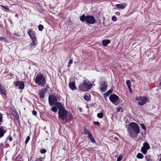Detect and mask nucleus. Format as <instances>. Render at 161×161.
<instances>
[{
  "mask_svg": "<svg viewBox=\"0 0 161 161\" xmlns=\"http://www.w3.org/2000/svg\"><path fill=\"white\" fill-rule=\"evenodd\" d=\"M103 116V113L102 112L99 113L97 114V117L100 119L102 118Z\"/></svg>",
  "mask_w": 161,
  "mask_h": 161,
  "instance_id": "24",
  "label": "nucleus"
},
{
  "mask_svg": "<svg viewBox=\"0 0 161 161\" xmlns=\"http://www.w3.org/2000/svg\"><path fill=\"white\" fill-rule=\"evenodd\" d=\"M0 41H4L5 42H8L7 39L6 37H0Z\"/></svg>",
  "mask_w": 161,
  "mask_h": 161,
  "instance_id": "27",
  "label": "nucleus"
},
{
  "mask_svg": "<svg viewBox=\"0 0 161 161\" xmlns=\"http://www.w3.org/2000/svg\"><path fill=\"white\" fill-rule=\"evenodd\" d=\"M88 137L92 142L93 143H95V140L93 138L92 134H89V135L88 136Z\"/></svg>",
  "mask_w": 161,
  "mask_h": 161,
  "instance_id": "22",
  "label": "nucleus"
},
{
  "mask_svg": "<svg viewBox=\"0 0 161 161\" xmlns=\"http://www.w3.org/2000/svg\"><path fill=\"white\" fill-rule=\"evenodd\" d=\"M122 109L120 107H118L117 108V111L118 112H122Z\"/></svg>",
  "mask_w": 161,
  "mask_h": 161,
  "instance_id": "41",
  "label": "nucleus"
},
{
  "mask_svg": "<svg viewBox=\"0 0 161 161\" xmlns=\"http://www.w3.org/2000/svg\"><path fill=\"white\" fill-rule=\"evenodd\" d=\"M80 20L82 22L86 21L87 23L89 24H93L96 22V19L93 16L91 15L85 16L84 14L80 17Z\"/></svg>",
  "mask_w": 161,
  "mask_h": 161,
  "instance_id": "5",
  "label": "nucleus"
},
{
  "mask_svg": "<svg viewBox=\"0 0 161 161\" xmlns=\"http://www.w3.org/2000/svg\"><path fill=\"white\" fill-rule=\"evenodd\" d=\"M30 139V137L29 136H28L26 138V140L25 141V144H26L28 142H29V140Z\"/></svg>",
  "mask_w": 161,
  "mask_h": 161,
  "instance_id": "35",
  "label": "nucleus"
},
{
  "mask_svg": "<svg viewBox=\"0 0 161 161\" xmlns=\"http://www.w3.org/2000/svg\"><path fill=\"white\" fill-rule=\"evenodd\" d=\"M15 36H20L17 33H15L14 34Z\"/></svg>",
  "mask_w": 161,
  "mask_h": 161,
  "instance_id": "45",
  "label": "nucleus"
},
{
  "mask_svg": "<svg viewBox=\"0 0 161 161\" xmlns=\"http://www.w3.org/2000/svg\"><path fill=\"white\" fill-rule=\"evenodd\" d=\"M107 84L104 81H102L100 83V89L102 92H105L107 88Z\"/></svg>",
  "mask_w": 161,
  "mask_h": 161,
  "instance_id": "11",
  "label": "nucleus"
},
{
  "mask_svg": "<svg viewBox=\"0 0 161 161\" xmlns=\"http://www.w3.org/2000/svg\"><path fill=\"white\" fill-rule=\"evenodd\" d=\"M54 105H56L57 107L59 109V110L64 109L62 106V104L59 102H58L54 104Z\"/></svg>",
  "mask_w": 161,
  "mask_h": 161,
  "instance_id": "19",
  "label": "nucleus"
},
{
  "mask_svg": "<svg viewBox=\"0 0 161 161\" xmlns=\"http://www.w3.org/2000/svg\"><path fill=\"white\" fill-rule=\"evenodd\" d=\"M110 40L109 39L104 40L102 41L103 45L104 46H107V45L110 43Z\"/></svg>",
  "mask_w": 161,
  "mask_h": 161,
  "instance_id": "16",
  "label": "nucleus"
},
{
  "mask_svg": "<svg viewBox=\"0 0 161 161\" xmlns=\"http://www.w3.org/2000/svg\"><path fill=\"white\" fill-rule=\"evenodd\" d=\"M71 64H68V65H67V66H68V67H70V65H71Z\"/></svg>",
  "mask_w": 161,
  "mask_h": 161,
  "instance_id": "46",
  "label": "nucleus"
},
{
  "mask_svg": "<svg viewBox=\"0 0 161 161\" xmlns=\"http://www.w3.org/2000/svg\"><path fill=\"white\" fill-rule=\"evenodd\" d=\"M136 157L138 158L141 159L143 157V155L141 153H138L137 154Z\"/></svg>",
  "mask_w": 161,
  "mask_h": 161,
  "instance_id": "29",
  "label": "nucleus"
},
{
  "mask_svg": "<svg viewBox=\"0 0 161 161\" xmlns=\"http://www.w3.org/2000/svg\"><path fill=\"white\" fill-rule=\"evenodd\" d=\"M0 92L4 95L6 94V92L5 89L1 85L0 86Z\"/></svg>",
  "mask_w": 161,
  "mask_h": 161,
  "instance_id": "18",
  "label": "nucleus"
},
{
  "mask_svg": "<svg viewBox=\"0 0 161 161\" xmlns=\"http://www.w3.org/2000/svg\"><path fill=\"white\" fill-rule=\"evenodd\" d=\"M44 28L43 26L42 25H40L38 26V29L39 31H41Z\"/></svg>",
  "mask_w": 161,
  "mask_h": 161,
  "instance_id": "32",
  "label": "nucleus"
},
{
  "mask_svg": "<svg viewBox=\"0 0 161 161\" xmlns=\"http://www.w3.org/2000/svg\"><path fill=\"white\" fill-rule=\"evenodd\" d=\"M3 116L2 113H0V123L3 122Z\"/></svg>",
  "mask_w": 161,
  "mask_h": 161,
  "instance_id": "38",
  "label": "nucleus"
},
{
  "mask_svg": "<svg viewBox=\"0 0 161 161\" xmlns=\"http://www.w3.org/2000/svg\"><path fill=\"white\" fill-rule=\"evenodd\" d=\"M126 84L127 85L129 89H131V82L129 80H127L126 81Z\"/></svg>",
  "mask_w": 161,
  "mask_h": 161,
  "instance_id": "23",
  "label": "nucleus"
},
{
  "mask_svg": "<svg viewBox=\"0 0 161 161\" xmlns=\"http://www.w3.org/2000/svg\"><path fill=\"white\" fill-rule=\"evenodd\" d=\"M1 125V123H0V125Z\"/></svg>",
  "mask_w": 161,
  "mask_h": 161,
  "instance_id": "50",
  "label": "nucleus"
},
{
  "mask_svg": "<svg viewBox=\"0 0 161 161\" xmlns=\"http://www.w3.org/2000/svg\"><path fill=\"white\" fill-rule=\"evenodd\" d=\"M58 113L59 120L63 124H65L68 121H70L72 119V116L71 114H69L68 115L69 118H67L68 113L65 109L59 110Z\"/></svg>",
  "mask_w": 161,
  "mask_h": 161,
  "instance_id": "1",
  "label": "nucleus"
},
{
  "mask_svg": "<svg viewBox=\"0 0 161 161\" xmlns=\"http://www.w3.org/2000/svg\"><path fill=\"white\" fill-rule=\"evenodd\" d=\"M69 86L70 89L72 90H74L76 89L75 83L73 82H70L69 84Z\"/></svg>",
  "mask_w": 161,
  "mask_h": 161,
  "instance_id": "17",
  "label": "nucleus"
},
{
  "mask_svg": "<svg viewBox=\"0 0 161 161\" xmlns=\"http://www.w3.org/2000/svg\"><path fill=\"white\" fill-rule=\"evenodd\" d=\"M90 97V95L89 93H86L83 97L84 98L85 100L86 101H89V100Z\"/></svg>",
  "mask_w": 161,
  "mask_h": 161,
  "instance_id": "21",
  "label": "nucleus"
},
{
  "mask_svg": "<svg viewBox=\"0 0 161 161\" xmlns=\"http://www.w3.org/2000/svg\"><path fill=\"white\" fill-rule=\"evenodd\" d=\"M113 91V90L112 89H110L108 91H107L106 93L105 94L106 96H108Z\"/></svg>",
  "mask_w": 161,
  "mask_h": 161,
  "instance_id": "30",
  "label": "nucleus"
},
{
  "mask_svg": "<svg viewBox=\"0 0 161 161\" xmlns=\"http://www.w3.org/2000/svg\"><path fill=\"white\" fill-rule=\"evenodd\" d=\"M116 8L118 9H124L127 6V4L125 3L118 4L115 5Z\"/></svg>",
  "mask_w": 161,
  "mask_h": 161,
  "instance_id": "14",
  "label": "nucleus"
},
{
  "mask_svg": "<svg viewBox=\"0 0 161 161\" xmlns=\"http://www.w3.org/2000/svg\"><path fill=\"white\" fill-rule=\"evenodd\" d=\"M93 124L95 125H99L100 124V123L98 122L95 121L93 123Z\"/></svg>",
  "mask_w": 161,
  "mask_h": 161,
  "instance_id": "39",
  "label": "nucleus"
},
{
  "mask_svg": "<svg viewBox=\"0 0 161 161\" xmlns=\"http://www.w3.org/2000/svg\"><path fill=\"white\" fill-rule=\"evenodd\" d=\"M40 153L42 154H44L47 152L46 150L45 149H42L40 150Z\"/></svg>",
  "mask_w": 161,
  "mask_h": 161,
  "instance_id": "33",
  "label": "nucleus"
},
{
  "mask_svg": "<svg viewBox=\"0 0 161 161\" xmlns=\"http://www.w3.org/2000/svg\"><path fill=\"white\" fill-rule=\"evenodd\" d=\"M0 6L2 7H3L4 9V11H6L9 10V9L7 6H4L3 5H1Z\"/></svg>",
  "mask_w": 161,
  "mask_h": 161,
  "instance_id": "31",
  "label": "nucleus"
},
{
  "mask_svg": "<svg viewBox=\"0 0 161 161\" xmlns=\"http://www.w3.org/2000/svg\"><path fill=\"white\" fill-rule=\"evenodd\" d=\"M112 20L113 21H117V19L115 16H113L112 17Z\"/></svg>",
  "mask_w": 161,
  "mask_h": 161,
  "instance_id": "37",
  "label": "nucleus"
},
{
  "mask_svg": "<svg viewBox=\"0 0 161 161\" xmlns=\"http://www.w3.org/2000/svg\"><path fill=\"white\" fill-rule=\"evenodd\" d=\"M147 161H149V160H148L147 159Z\"/></svg>",
  "mask_w": 161,
  "mask_h": 161,
  "instance_id": "49",
  "label": "nucleus"
},
{
  "mask_svg": "<svg viewBox=\"0 0 161 161\" xmlns=\"http://www.w3.org/2000/svg\"><path fill=\"white\" fill-rule=\"evenodd\" d=\"M159 85L161 86V81L159 83Z\"/></svg>",
  "mask_w": 161,
  "mask_h": 161,
  "instance_id": "48",
  "label": "nucleus"
},
{
  "mask_svg": "<svg viewBox=\"0 0 161 161\" xmlns=\"http://www.w3.org/2000/svg\"><path fill=\"white\" fill-rule=\"evenodd\" d=\"M142 147L145 148L146 149H147V150L149 149L150 148L149 145L147 142H145L143 143V146H142Z\"/></svg>",
  "mask_w": 161,
  "mask_h": 161,
  "instance_id": "20",
  "label": "nucleus"
},
{
  "mask_svg": "<svg viewBox=\"0 0 161 161\" xmlns=\"http://www.w3.org/2000/svg\"><path fill=\"white\" fill-rule=\"evenodd\" d=\"M47 90L44 88L40 90L39 92V95L40 97L41 98H43L44 97V93L46 92Z\"/></svg>",
  "mask_w": 161,
  "mask_h": 161,
  "instance_id": "15",
  "label": "nucleus"
},
{
  "mask_svg": "<svg viewBox=\"0 0 161 161\" xmlns=\"http://www.w3.org/2000/svg\"><path fill=\"white\" fill-rule=\"evenodd\" d=\"M84 133L86 135H88V136L89 135V134H91L87 130V129L86 128H84Z\"/></svg>",
  "mask_w": 161,
  "mask_h": 161,
  "instance_id": "25",
  "label": "nucleus"
},
{
  "mask_svg": "<svg viewBox=\"0 0 161 161\" xmlns=\"http://www.w3.org/2000/svg\"><path fill=\"white\" fill-rule=\"evenodd\" d=\"M115 14L116 15L119 16L120 15V13L119 12H115Z\"/></svg>",
  "mask_w": 161,
  "mask_h": 161,
  "instance_id": "44",
  "label": "nucleus"
},
{
  "mask_svg": "<svg viewBox=\"0 0 161 161\" xmlns=\"http://www.w3.org/2000/svg\"><path fill=\"white\" fill-rule=\"evenodd\" d=\"M141 126L142 127V128L144 130H146V128L145 126L143 124H140Z\"/></svg>",
  "mask_w": 161,
  "mask_h": 161,
  "instance_id": "36",
  "label": "nucleus"
},
{
  "mask_svg": "<svg viewBox=\"0 0 161 161\" xmlns=\"http://www.w3.org/2000/svg\"><path fill=\"white\" fill-rule=\"evenodd\" d=\"M147 149H146L145 148H143V147H142L141 149V152H142V153L144 154H146L147 152Z\"/></svg>",
  "mask_w": 161,
  "mask_h": 161,
  "instance_id": "26",
  "label": "nucleus"
},
{
  "mask_svg": "<svg viewBox=\"0 0 161 161\" xmlns=\"http://www.w3.org/2000/svg\"><path fill=\"white\" fill-rule=\"evenodd\" d=\"M123 157L122 155L120 154L117 158V161H120L122 160Z\"/></svg>",
  "mask_w": 161,
  "mask_h": 161,
  "instance_id": "34",
  "label": "nucleus"
},
{
  "mask_svg": "<svg viewBox=\"0 0 161 161\" xmlns=\"http://www.w3.org/2000/svg\"><path fill=\"white\" fill-rule=\"evenodd\" d=\"M61 100L60 97L55 96L53 95H49L48 97V101L50 106H53L58 102Z\"/></svg>",
  "mask_w": 161,
  "mask_h": 161,
  "instance_id": "6",
  "label": "nucleus"
},
{
  "mask_svg": "<svg viewBox=\"0 0 161 161\" xmlns=\"http://www.w3.org/2000/svg\"><path fill=\"white\" fill-rule=\"evenodd\" d=\"M14 83L15 86L18 87V88L20 90H22L24 89L25 84L23 81H19L16 82L14 81Z\"/></svg>",
  "mask_w": 161,
  "mask_h": 161,
  "instance_id": "10",
  "label": "nucleus"
},
{
  "mask_svg": "<svg viewBox=\"0 0 161 161\" xmlns=\"http://www.w3.org/2000/svg\"><path fill=\"white\" fill-rule=\"evenodd\" d=\"M129 90H130V92H132V91L131 90V89H129Z\"/></svg>",
  "mask_w": 161,
  "mask_h": 161,
  "instance_id": "47",
  "label": "nucleus"
},
{
  "mask_svg": "<svg viewBox=\"0 0 161 161\" xmlns=\"http://www.w3.org/2000/svg\"><path fill=\"white\" fill-rule=\"evenodd\" d=\"M73 63V60L72 59H70L69 60V64H71Z\"/></svg>",
  "mask_w": 161,
  "mask_h": 161,
  "instance_id": "43",
  "label": "nucleus"
},
{
  "mask_svg": "<svg viewBox=\"0 0 161 161\" xmlns=\"http://www.w3.org/2000/svg\"><path fill=\"white\" fill-rule=\"evenodd\" d=\"M28 33L33 42V43L30 44L31 47L33 48L37 44V40L35 36V33L31 30L28 31Z\"/></svg>",
  "mask_w": 161,
  "mask_h": 161,
  "instance_id": "4",
  "label": "nucleus"
},
{
  "mask_svg": "<svg viewBox=\"0 0 161 161\" xmlns=\"http://www.w3.org/2000/svg\"><path fill=\"white\" fill-rule=\"evenodd\" d=\"M131 129L136 134H138L140 132V130L138 125L134 122L130 123L129 125Z\"/></svg>",
  "mask_w": 161,
  "mask_h": 161,
  "instance_id": "7",
  "label": "nucleus"
},
{
  "mask_svg": "<svg viewBox=\"0 0 161 161\" xmlns=\"http://www.w3.org/2000/svg\"><path fill=\"white\" fill-rule=\"evenodd\" d=\"M36 84L41 87H44L46 84V80L44 75L38 74L35 80Z\"/></svg>",
  "mask_w": 161,
  "mask_h": 161,
  "instance_id": "2",
  "label": "nucleus"
},
{
  "mask_svg": "<svg viewBox=\"0 0 161 161\" xmlns=\"http://www.w3.org/2000/svg\"><path fill=\"white\" fill-rule=\"evenodd\" d=\"M128 134L130 136L132 139L136 138L138 134H136L134 131L130 128L129 129Z\"/></svg>",
  "mask_w": 161,
  "mask_h": 161,
  "instance_id": "12",
  "label": "nucleus"
},
{
  "mask_svg": "<svg viewBox=\"0 0 161 161\" xmlns=\"http://www.w3.org/2000/svg\"><path fill=\"white\" fill-rule=\"evenodd\" d=\"M92 86V84L89 83L87 79H85L83 82L79 85V88L81 91L85 92L90 89Z\"/></svg>",
  "mask_w": 161,
  "mask_h": 161,
  "instance_id": "3",
  "label": "nucleus"
},
{
  "mask_svg": "<svg viewBox=\"0 0 161 161\" xmlns=\"http://www.w3.org/2000/svg\"><path fill=\"white\" fill-rule=\"evenodd\" d=\"M32 114L35 116H36L37 115V112L35 110H33L32 112Z\"/></svg>",
  "mask_w": 161,
  "mask_h": 161,
  "instance_id": "42",
  "label": "nucleus"
},
{
  "mask_svg": "<svg viewBox=\"0 0 161 161\" xmlns=\"http://www.w3.org/2000/svg\"><path fill=\"white\" fill-rule=\"evenodd\" d=\"M136 99L137 101H139L138 102V104L141 106L144 105L147 101V97L144 96L137 97L136 98Z\"/></svg>",
  "mask_w": 161,
  "mask_h": 161,
  "instance_id": "8",
  "label": "nucleus"
},
{
  "mask_svg": "<svg viewBox=\"0 0 161 161\" xmlns=\"http://www.w3.org/2000/svg\"><path fill=\"white\" fill-rule=\"evenodd\" d=\"M6 132L7 130L5 128L2 126H0V138L3 137Z\"/></svg>",
  "mask_w": 161,
  "mask_h": 161,
  "instance_id": "13",
  "label": "nucleus"
},
{
  "mask_svg": "<svg viewBox=\"0 0 161 161\" xmlns=\"http://www.w3.org/2000/svg\"><path fill=\"white\" fill-rule=\"evenodd\" d=\"M119 98V97L114 94L110 95L109 99L111 102L115 105H117L118 104V101Z\"/></svg>",
  "mask_w": 161,
  "mask_h": 161,
  "instance_id": "9",
  "label": "nucleus"
},
{
  "mask_svg": "<svg viewBox=\"0 0 161 161\" xmlns=\"http://www.w3.org/2000/svg\"><path fill=\"white\" fill-rule=\"evenodd\" d=\"M51 110L55 112V113H56V112H57V110H58V109H57V108L55 107V106H54V107H53L51 109Z\"/></svg>",
  "mask_w": 161,
  "mask_h": 161,
  "instance_id": "28",
  "label": "nucleus"
},
{
  "mask_svg": "<svg viewBox=\"0 0 161 161\" xmlns=\"http://www.w3.org/2000/svg\"><path fill=\"white\" fill-rule=\"evenodd\" d=\"M8 139H9L10 142L12 141L13 140V138L10 136H9L8 137Z\"/></svg>",
  "mask_w": 161,
  "mask_h": 161,
  "instance_id": "40",
  "label": "nucleus"
}]
</instances>
